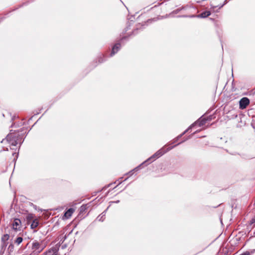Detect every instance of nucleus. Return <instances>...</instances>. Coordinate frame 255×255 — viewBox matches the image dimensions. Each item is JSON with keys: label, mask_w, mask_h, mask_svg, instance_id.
Returning <instances> with one entry per match:
<instances>
[{"label": "nucleus", "mask_w": 255, "mask_h": 255, "mask_svg": "<svg viewBox=\"0 0 255 255\" xmlns=\"http://www.w3.org/2000/svg\"><path fill=\"white\" fill-rule=\"evenodd\" d=\"M173 147L174 146L169 147L167 148L165 147H162L160 149L158 150L157 152H156L150 158L148 159V160L153 159V160H154L155 159L159 158V157L163 155L164 153H166L167 152L171 150L172 148H173Z\"/></svg>", "instance_id": "f257e3e1"}, {"label": "nucleus", "mask_w": 255, "mask_h": 255, "mask_svg": "<svg viewBox=\"0 0 255 255\" xmlns=\"http://www.w3.org/2000/svg\"><path fill=\"white\" fill-rule=\"evenodd\" d=\"M44 247L40 243L37 241H34L32 244V249L33 251H37L38 253H40L44 249Z\"/></svg>", "instance_id": "f03ea898"}, {"label": "nucleus", "mask_w": 255, "mask_h": 255, "mask_svg": "<svg viewBox=\"0 0 255 255\" xmlns=\"http://www.w3.org/2000/svg\"><path fill=\"white\" fill-rule=\"evenodd\" d=\"M250 101L247 98H243L240 101V108L244 109L249 104Z\"/></svg>", "instance_id": "7ed1b4c3"}, {"label": "nucleus", "mask_w": 255, "mask_h": 255, "mask_svg": "<svg viewBox=\"0 0 255 255\" xmlns=\"http://www.w3.org/2000/svg\"><path fill=\"white\" fill-rule=\"evenodd\" d=\"M21 221L18 219H14L12 224L13 229L15 230H17L20 228Z\"/></svg>", "instance_id": "20e7f679"}, {"label": "nucleus", "mask_w": 255, "mask_h": 255, "mask_svg": "<svg viewBox=\"0 0 255 255\" xmlns=\"http://www.w3.org/2000/svg\"><path fill=\"white\" fill-rule=\"evenodd\" d=\"M9 236L8 234L4 235L1 238L2 247H5L7 246V243L6 241L9 239Z\"/></svg>", "instance_id": "39448f33"}, {"label": "nucleus", "mask_w": 255, "mask_h": 255, "mask_svg": "<svg viewBox=\"0 0 255 255\" xmlns=\"http://www.w3.org/2000/svg\"><path fill=\"white\" fill-rule=\"evenodd\" d=\"M206 123V120L205 118H200L195 123L196 126L202 127Z\"/></svg>", "instance_id": "423d86ee"}, {"label": "nucleus", "mask_w": 255, "mask_h": 255, "mask_svg": "<svg viewBox=\"0 0 255 255\" xmlns=\"http://www.w3.org/2000/svg\"><path fill=\"white\" fill-rule=\"evenodd\" d=\"M121 47V44L120 43H116L113 47L112 51L111 52V56L116 53Z\"/></svg>", "instance_id": "0eeeda50"}, {"label": "nucleus", "mask_w": 255, "mask_h": 255, "mask_svg": "<svg viewBox=\"0 0 255 255\" xmlns=\"http://www.w3.org/2000/svg\"><path fill=\"white\" fill-rule=\"evenodd\" d=\"M74 212V209L70 208L65 213L64 216L66 219H68L72 216Z\"/></svg>", "instance_id": "6e6552de"}, {"label": "nucleus", "mask_w": 255, "mask_h": 255, "mask_svg": "<svg viewBox=\"0 0 255 255\" xmlns=\"http://www.w3.org/2000/svg\"><path fill=\"white\" fill-rule=\"evenodd\" d=\"M210 14H211L210 11H205L202 12L200 14H199L197 16V17H201V18H205V17L209 16Z\"/></svg>", "instance_id": "1a4fd4ad"}, {"label": "nucleus", "mask_w": 255, "mask_h": 255, "mask_svg": "<svg viewBox=\"0 0 255 255\" xmlns=\"http://www.w3.org/2000/svg\"><path fill=\"white\" fill-rule=\"evenodd\" d=\"M38 224H39V222H38V220L35 219L32 221V222L31 224V228L32 229H35L38 226Z\"/></svg>", "instance_id": "9d476101"}, {"label": "nucleus", "mask_w": 255, "mask_h": 255, "mask_svg": "<svg viewBox=\"0 0 255 255\" xmlns=\"http://www.w3.org/2000/svg\"><path fill=\"white\" fill-rule=\"evenodd\" d=\"M23 241V239L21 237H18L15 241V243L17 245H19Z\"/></svg>", "instance_id": "9b49d317"}, {"label": "nucleus", "mask_w": 255, "mask_h": 255, "mask_svg": "<svg viewBox=\"0 0 255 255\" xmlns=\"http://www.w3.org/2000/svg\"><path fill=\"white\" fill-rule=\"evenodd\" d=\"M32 218V215H29L28 216V219H31Z\"/></svg>", "instance_id": "f8f14e48"}, {"label": "nucleus", "mask_w": 255, "mask_h": 255, "mask_svg": "<svg viewBox=\"0 0 255 255\" xmlns=\"http://www.w3.org/2000/svg\"><path fill=\"white\" fill-rule=\"evenodd\" d=\"M11 144L13 145H16V142H12Z\"/></svg>", "instance_id": "ddd939ff"}, {"label": "nucleus", "mask_w": 255, "mask_h": 255, "mask_svg": "<svg viewBox=\"0 0 255 255\" xmlns=\"http://www.w3.org/2000/svg\"><path fill=\"white\" fill-rule=\"evenodd\" d=\"M177 11H178V10H176V11H175V13H177Z\"/></svg>", "instance_id": "4468645a"}]
</instances>
